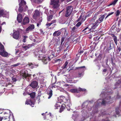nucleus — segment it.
I'll use <instances>...</instances> for the list:
<instances>
[{
	"mask_svg": "<svg viewBox=\"0 0 121 121\" xmlns=\"http://www.w3.org/2000/svg\"><path fill=\"white\" fill-rule=\"evenodd\" d=\"M41 51H39L37 52L36 51L34 52V53L36 56H38L39 60H42L44 64H46L49 61L51 60V59H52L55 56L54 52H52L50 55L48 56L47 57H43V55L42 54H40L39 53Z\"/></svg>",
	"mask_w": 121,
	"mask_h": 121,
	"instance_id": "obj_1",
	"label": "nucleus"
},
{
	"mask_svg": "<svg viewBox=\"0 0 121 121\" xmlns=\"http://www.w3.org/2000/svg\"><path fill=\"white\" fill-rule=\"evenodd\" d=\"M20 74L21 78L23 79H25L30 76L28 74V71L25 69L21 71Z\"/></svg>",
	"mask_w": 121,
	"mask_h": 121,
	"instance_id": "obj_2",
	"label": "nucleus"
},
{
	"mask_svg": "<svg viewBox=\"0 0 121 121\" xmlns=\"http://www.w3.org/2000/svg\"><path fill=\"white\" fill-rule=\"evenodd\" d=\"M60 100V103L62 102H64L65 103L67 104V105L69 107L71 105V103L70 102V100L66 99L65 97L63 96H61L60 97L58 101Z\"/></svg>",
	"mask_w": 121,
	"mask_h": 121,
	"instance_id": "obj_3",
	"label": "nucleus"
},
{
	"mask_svg": "<svg viewBox=\"0 0 121 121\" xmlns=\"http://www.w3.org/2000/svg\"><path fill=\"white\" fill-rule=\"evenodd\" d=\"M112 99L110 96H107L104 99H103L101 104L104 105L107 104H110L112 103L110 101H112Z\"/></svg>",
	"mask_w": 121,
	"mask_h": 121,
	"instance_id": "obj_4",
	"label": "nucleus"
},
{
	"mask_svg": "<svg viewBox=\"0 0 121 121\" xmlns=\"http://www.w3.org/2000/svg\"><path fill=\"white\" fill-rule=\"evenodd\" d=\"M59 0H51L50 4H53L54 5L53 8H56L59 6Z\"/></svg>",
	"mask_w": 121,
	"mask_h": 121,
	"instance_id": "obj_5",
	"label": "nucleus"
},
{
	"mask_svg": "<svg viewBox=\"0 0 121 121\" xmlns=\"http://www.w3.org/2000/svg\"><path fill=\"white\" fill-rule=\"evenodd\" d=\"M19 1V8H28V7L26 5V3L24 0H18Z\"/></svg>",
	"mask_w": 121,
	"mask_h": 121,
	"instance_id": "obj_6",
	"label": "nucleus"
},
{
	"mask_svg": "<svg viewBox=\"0 0 121 121\" xmlns=\"http://www.w3.org/2000/svg\"><path fill=\"white\" fill-rule=\"evenodd\" d=\"M39 16L40 12L38 10H36L34 12L33 17L34 19L36 20L39 17Z\"/></svg>",
	"mask_w": 121,
	"mask_h": 121,
	"instance_id": "obj_7",
	"label": "nucleus"
},
{
	"mask_svg": "<svg viewBox=\"0 0 121 121\" xmlns=\"http://www.w3.org/2000/svg\"><path fill=\"white\" fill-rule=\"evenodd\" d=\"M38 86V82L36 80L33 81L29 85V86L33 89L36 88Z\"/></svg>",
	"mask_w": 121,
	"mask_h": 121,
	"instance_id": "obj_8",
	"label": "nucleus"
},
{
	"mask_svg": "<svg viewBox=\"0 0 121 121\" xmlns=\"http://www.w3.org/2000/svg\"><path fill=\"white\" fill-rule=\"evenodd\" d=\"M80 31L79 29L76 26H73L71 29V34L73 35L76 33L79 32Z\"/></svg>",
	"mask_w": 121,
	"mask_h": 121,
	"instance_id": "obj_9",
	"label": "nucleus"
},
{
	"mask_svg": "<svg viewBox=\"0 0 121 121\" xmlns=\"http://www.w3.org/2000/svg\"><path fill=\"white\" fill-rule=\"evenodd\" d=\"M20 36V32L18 30H17L13 32V37L14 39H18Z\"/></svg>",
	"mask_w": 121,
	"mask_h": 121,
	"instance_id": "obj_10",
	"label": "nucleus"
},
{
	"mask_svg": "<svg viewBox=\"0 0 121 121\" xmlns=\"http://www.w3.org/2000/svg\"><path fill=\"white\" fill-rule=\"evenodd\" d=\"M71 8H67L66 13L65 14V16L66 17H68L70 16L72 13V11L73 8L70 9Z\"/></svg>",
	"mask_w": 121,
	"mask_h": 121,
	"instance_id": "obj_11",
	"label": "nucleus"
},
{
	"mask_svg": "<svg viewBox=\"0 0 121 121\" xmlns=\"http://www.w3.org/2000/svg\"><path fill=\"white\" fill-rule=\"evenodd\" d=\"M34 28V25L33 24H31L26 28V31L27 33H28L29 31H32Z\"/></svg>",
	"mask_w": 121,
	"mask_h": 121,
	"instance_id": "obj_12",
	"label": "nucleus"
},
{
	"mask_svg": "<svg viewBox=\"0 0 121 121\" xmlns=\"http://www.w3.org/2000/svg\"><path fill=\"white\" fill-rule=\"evenodd\" d=\"M86 17H87L86 16L84 15L83 13H82L79 18L77 20L78 21H81L82 22H83L85 20Z\"/></svg>",
	"mask_w": 121,
	"mask_h": 121,
	"instance_id": "obj_13",
	"label": "nucleus"
},
{
	"mask_svg": "<svg viewBox=\"0 0 121 121\" xmlns=\"http://www.w3.org/2000/svg\"><path fill=\"white\" fill-rule=\"evenodd\" d=\"M82 31H84L86 34H88L92 31L91 29L89 26H86L82 30Z\"/></svg>",
	"mask_w": 121,
	"mask_h": 121,
	"instance_id": "obj_14",
	"label": "nucleus"
},
{
	"mask_svg": "<svg viewBox=\"0 0 121 121\" xmlns=\"http://www.w3.org/2000/svg\"><path fill=\"white\" fill-rule=\"evenodd\" d=\"M30 21L29 18L27 17H25L23 20L22 24L23 25H25L28 23Z\"/></svg>",
	"mask_w": 121,
	"mask_h": 121,
	"instance_id": "obj_15",
	"label": "nucleus"
},
{
	"mask_svg": "<svg viewBox=\"0 0 121 121\" xmlns=\"http://www.w3.org/2000/svg\"><path fill=\"white\" fill-rule=\"evenodd\" d=\"M114 46L113 41V40H111L109 44V47L107 48L106 49V51H108L112 49V48H113Z\"/></svg>",
	"mask_w": 121,
	"mask_h": 121,
	"instance_id": "obj_16",
	"label": "nucleus"
},
{
	"mask_svg": "<svg viewBox=\"0 0 121 121\" xmlns=\"http://www.w3.org/2000/svg\"><path fill=\"white\" fill-rule=\"evenodd\" d=\"M22 14L21 13H19L17 15V20L18 22L21 23L22 21Z\"/></svg>",
	"mask_w": 121,
	"mask_h": 121,
	"instance_id": "obj_17",
	"label": "nucleus"
},
{
	"mask_svg": "<svg viewBox=\"0 0 121 121\" xmlns=\"http://www.w3.org/2000/svg\"><path fill=\"white\" fill-rule=\"evenodd\" d=\"M0 55L4 57H7L8 55V54L7 52H6L4 50L0 52Z\"/></svg>",
	"mask_w": 121,
	"mask_h": 121,
	"instance_id": "obj_18",
	"label": "nucleus"
},
{
	"mask_svg": "<svg viewBox=\"0 0 121 121\" xmlns=\"http://www.w3.org/2000/svg\"><path fill=\"white\" fill-rule=\"evenodd\" d=\"M47 93L48 95H49L48 99H49L51 97L52 95V90L48 88L47 91Z\"/></svg>",
	"mask_w": 121,
	"mask_h": 121,
	"instance_id": "obj_19",
	"label": "nucleus"
},
{
	"mask_svg": "<svg viewBox=\"0 0 121 121\" xmlns=\"http://www.w3.org/2000/svg\"><path fill=\"white\" fill-rule=\"evenodd\" d=\"M106 15V14L105 13L104 15H101L99 17L98 19L101 22H102L105 16Z\"/></svg>",
	"mask_w": 121,
	"mask_h": 121,
	"instance_id": "obj_20",
	"label": "nucleus"
},
{
	"mask_svg": "<svg viewBox=\"0 0 121 121\" xmlns=\"http://www.w3.org/2000/svg\"><path fill=\"white\" fill-rule=\"evenodd\" d=\"M28 65L29 67H30L31 69H33L34 67H36L38 66V64H35V63L33 64L32 63H29Z\"/></svg>",
	"mask_w": 121,
	"mask_h": 121,
	"instance_id": "obj_21",
	"label": "nucleus"
},
{
	"mask_svg": "<svg viewBox=\"0 0 121 121\" xmlns=\"http://www.w3.org/2000/svg\"><path fill=\"white\" fill-rule=\"evenodd\" d=\"M6 12L4 11V10L0 9V17L2 16H5L6 15Z\"/></svg>",
	"mask_w": 121,
	"mask_h": 121,
	"instance_id": "obj_22",
	"label": "nucleus"
},
{
	"mask_svg": "<svg viewBox=\"0 0 121 121\" xmlns=\"http://www.w3.org/2000/svg\"><path fill=\"white\" fill-rule=\"evenodd\" d=\"M112 37L113 38V40L116 45H117V41H119V40H117V37L114 35L113 34L112 35Z\"/></svg>",
	"mask_w": 121,
	"mask_h": 121,
	"instance_id": "obj_23",
	"label": "nucleus"
},
{
	"mask_svg": "<svg viewBox=\"0 0 121 121\" xmlns=\"http://www.w3.org/2000/svg\"><path fill=\"white\" fill-rule=\"evenodd\" d=\"M62 50V47H61L60 46L57 48L56 50L57 51V52L56 53L57 54V55L55 56V55L54 56L56 57V56L58 55H59V53ZM54 55H55V54Z\"/></svg>",
	"mask_w": 121,
	"mask_h": 121,
	"instance_id": "obj_24",
	"label": "nucleus"
},
{
	"mask_svg": "<svg viewBox=\"0 0 121 121\" xmlns=\"http://www.w3.org/2000/svg\"><path fill=\"white\" fill-rule=\"evenodd\" d=\"M61 34V32L58 31H55L53 34V36L54 37H58Z\"/></svg>",
	"mask_w": 121,
	"mask_h": 121,
	"instance_id": "obj_25",
	"label": "nucleus"
},
{
	"mask_svg": "<svg viewBox=\"0 0 121 121\" xmlns=\"http://www.w3.org/2000/svg\"><path fill=\"white\" fill-rule=\"evenodd\" d=\"M29 95L31 98L34 99L35 96V92H33L29 94Z\"/></svg>",
	"mask_w": 121,
	"mask_h": 121,
	"instance_id": "obj_26",
	"label": "nucleus"
},
{
	"mask_svg": "<svg viewBox=\"0 0 121 121\" xmlns=\"http://www.w3.org/2000/svg\"><path fill=\"white\" fill-rule=\"evenodd\" d=\"M70 91L72 93H79L78 90L77 89H73L70 90Z\"/></svg>",
	"mask_w": 121,
	"mask_h": 121,
	"instance_id": "obj_27",
	"label": "nucleus"
},
{
	"mask_svg": "<svg viewBox=\"0 0 121 121\" xmlns=\"http://www.w3.org/2000/svg\"><path fill=\"white\" fill-rule=\"evenodd\" d=\"M61 107L60 108V110H59V112L60 113L61 112H62L63 111L64 109H65V105L63 104L61 105Z\"/></svg>",
	"mask_w": 121,
	"mask_h": 121,
	"instance_id": "obj_28",
	"label": "nucleus"
},
{
	"mask_svg": "<svg viewBox=\"0 0 121 121\" xmlns=\"http://www.w3.org/2000/svg\"><path fill=\"white\" fill-rule=\"evenodd\" d=\"M118 0H114L109 5H108V6H109L110 5H114L118 1Z\"/></svg>",
	"mask_w": 121,
	"mask_h": 121,
	"instance_id": "obj_29",
	"label": "nucleus"
},
{
	"mask_svg": "<svg viewBox=\"0 0 121 121\" xmlns=\"http://www.w3.org/2000/svg\"><path fill=\"white\" fill-rule=\"evenodd\" d=\"M121 50L120 46H117L116 48L117 53V54H119Z\"/></svg>",
	"mask_w": 121,
	"mask_h": 121,
	"instance_id": "obj_30",
	"label": "nucleus"
},
{
	"mask_svg": "<svg viewBox=\"0 0 121 121\" xmlns=\"http://www.w3.org/2000/svg\"><path fill=\"white\" fill-rule=\"evenodd\" d=\"M53 15H50L47 16V20L48 21H50L52 20L53 17Z\"/></svg>",
	"mask_w": 121,
	"mask_h": 121,
	"instance_id": "obj_31",
	"label": "nucleus"
},
{
	"mask_svg": "<svg viewBox=\"0 0 121 121\" xmlns=\"http://www.w3.org/2000/svg\"><path fill=\"white\" fill-rule=\"evenodd\" d=\"M85 68V66H81L79 67H77L76 68V69H81L80 70H81L82 72H83L85 70L84 69H82L83 68Z\"/></svg>",
	"mask_w": 121,
	"mask_h": 121,
	"instance_id": "obj_32",
	"label": "nucleus"
},
{
	"mask_svg": "<svg viewBox=\"0 0 121 121\" xmlns=\"http://www.w3.org/2000/svg\"><path fill=\"white\" fill-rule=\"evenodd\" d=\"M4 116H3L2 117H3V118H9V117H10V115H9V113H8L5 112L4 113Z\"/></svg>",
	"mask_w": 121,
	"mask_h": 121,
	"instance_id": "obj_33",
	"label": "nucleus"
},
{
	"mask_svg": "<svg viewBox=\"0 0 121 121\" xmlns=\"http://www.w3.org/2000/svg\"><path fill=\"white\" fill-rule=\"evenodd\" d=\"M60 104L59 102H57L56 103L54 106L55 107V108L56 109H58V107H60Z\"/></svg>",
	"mask_w": 121,
	"mask_h": 121,
	"instance_id": "obj_34",
	"label": "nucleus"
},
{
	"mask_svg": "<svg viewBox=\"0 0 121 121\" xmlns=\"http://www.w3.org/2000/svg\"><path fill=\"white\" fill-rule=\"evenodd\" d=\"M115 85V87L114 88V89H116L117 88L120 87H121L120 83L117 82L116 83Z\"/></svg>",
	"mask_w": 121,
	"mask_h": 121,
	"instance_id": "obj_35",
	"label": "nucleus"
},
{
	"mask_svg": "<svg viewBox=\"0 0 121 121\" xmlns=\"http://www.w3.org/2000/svg\"><path fill=\"white\" fill-rule=\"evenodd\" d=\"M4 50V46L0 43V52Z\"/></svg>",
	"mask_w": 121,
	"mask_h": 121,
	"instance_id": "obj_36",
	"label": "nucleus"
},
{
	"mask_svg": "<svg viewBox=\"0 0 121 121\" xmlns=\"http://www.w3.org/2000/svg\"><path fill=\"white\" fill-rule=\"evenodd\" d=\"M83 52V51L82 50H79L78 54L76 55V56L79 57L80 55Z\"/></svg>",
	"mask_w": 121,
	"mask_h": 121,
	"instance_id": "obj_37",
	"label": "nucleus"
},
{
	"mask_svg": "<svg viewBox=\"0 0 121 121\" xmlns=\"http://www.w3.org/2000/svg\"><path fill=\"white\" fill-rule=\"evenodd\" d=\"M56 79H55V82H54L52 84V88H56L58 86H57L56 85H55V84L56 83Z\"/></svg>",
	"mask_w": 121,
	"mask_h": 121,
	"instance_id": "obj_38",
	"label": "nucleus"
},
{
	"mask_svg": "<svg viewBox=\"0 0 121 121\" xmlns=\"http://www.w3.org/2000/svg\"><path fill=\"white\" fill-rule=\"evenodd\" d=\"M101 22L98 19L96 20V21L95 22L94 24L97 27Z\"/></svg>",
	"mask_w": 121,
	"mask_h": 121,
	"instance_id": "obj_39",
	"label": "nucleus"
},
{
	"mask_svg": "<svg viewBox=\"0 0 121 121\" xmlns=\"http://www.w3.org/2000/svg\"><path fill=\"white\" fill-rule=\"evenodd\" d=\"M28 38V36H23V39L22 41L25 43L26 42V39Z\"/></svg>",
	"mask_w": 121,
	"mask_h": 121,
	"instance_id": "obj_40",
	"label": "nucleus"
},
{
	"mask_svg": "<svg viewBox=\"0 0 121 121\" xmlns=\"http://www.w3.org/2000/svg\"><path fill=\"white\" fill-rule=\"evenodd\" d=\"M68 64V63L67 61H66L65 62L64 64L63 65V67H62L63 69H64L66 68V66Z\"/></svg>",
	"mask_w": 121,
	"mask_h": 121,
	"instance_id": "obj_41",
	"label": "nucleus"
},
{
	"mask_svg": "<svg viewBox=\"0 0 121 121\" xmlns=\"http://www.w3.org/2000/svg\"><path fill=\"white\" fill-rule=\"evenodd\" d=\"M44 0H33V1L36 3H41Z\"/></svg>",
	"mask_w": 121,
	"mask_h": 121,
	"instance_id": "obj_42",
	"label": "nucleus"
},
{
	"mask_svg": "<svg viewBox=\"0 0 121 121\" xmlns=\"http://www.w3.org/2000/svg\"><path fill=\"white\" fill-rule=\"evenodd\" d=\"M78 91H79V93L80 92L82 91H86V89H83L82 88H79L78 89Z\"/></svg>",
	"mask_w": 121,
	"mask_h": 121,
	"instance_id": "obj_43",
	"label": "nucleus"
},
{
	"mask_svg": "<svg viewBox=\"0 0 121 121\" xmlns=\"http://www.w3.org/2000/svg\"><path fill=\"white\" fill-rule=\"evenodd\" d=\"M93 12L92 11H89L88 12L89 14H87L86 16V17H89L91 16V15L92 14Z\"/></svg>",
	"mask_w": 121,
	"mask_h": 121,
	"instance_id": "obj_44",
	"label": "nucleus"
},
{
	"mask_svg": "<svg viewBox=\"0 0 121 121\" xmlns=\"http://www.w3.org/2000/svg\"><path fill=\"white\" fill-rule=\"evenodd\" d=\"M119 109V108L118 107L116 108V114L117 115L119 114L120 113L118 111Z\"/></svg>",
	"mask_w": 121,
	"mask_h": 121,
	"instance_id": "obj_45",
	"label": "nucleus"
},
{
	"mask_svg": "<svg viewBox=\"0 0 121 121\" xmlns=\"http://www.w3.org/2000/svg\"><path fill=\"white\" fill-rule=\"evenodd\" d=\"M74 3L75 4V5L74 6H70L68 7V8H71L72 7H75V6H76V5H77V2L76 1H75V2H73L72 3L73 4H74Z\"/></svg>",
	"mask_w": 121,
	"mask_h": 121,
	"instance_id": "obj_46",
	"label": "nucleus"
},
{
	"mask_svg": "<svg viewBox=\"0 0 121 121\" xmlns=\"http://www.w3.org/2000/svg\"><path fill=\"white\" fill-rule=\"evenodd\" d=\"M81 22H79L76 24L75 26H76L77 27H78V26H79L81 25Z\"/></svg>",
	"mask_w": 121,
	"mask_h": 121,
	"instance_id": "obj_47",
	"label": "nucleus"
},
{
	"mask_svg": "<svg viewBox=\"0 0 121 121\" xmlns=\"http://www.w3.org/2000/svg\"><path fill=\"white\" fill-rule=\"evenodd\" d=\"M97 27V26L94 24L90 28L91 29V30H92V29H95Z\"/></svg>",
	"mask_w": 121,
	"mask_h": 121,
	"instance_id": "obj_48",
	"label": "nucleus"
},
{
	"mask_svg": "<svg viewBox=\"0 0 121 121\" xmlns=\"http://www.w3.org/2000/svg\"><path fill=\"white\" fill-rule=\"evenodd\" d=\"M30 104L32 107H34L33 106H32V105H34V102L31 100H30Z\"/></svg>",
	"mask_w": 121,
	"mask_h": 121,
	"instance_id": "obj_49",
	"label": "nucleus"
},
{
	"mask_svg": "<svg viewBox=\"0 0 121 121\" xmlns=\"http://www.w3.org/2000/svg\"><path fill=\"white\" fill-rule=\"evenodd\" d=\"M120 13V12L119 10H117L116 13V15L117 16H118L119 15Z\"/></svg>",
	"mask_w": 121,
	"mask_h": 121,
	"instance_id": "obj_50",
	"label": "nucleus"
},
{
	"mask_svg": "<svg viewBox=\"0 0 121 121\" xmlns=\"http://www.w3.org/2000/svg\"><path fill=\"white\" fill-rule=\"evenodd\" d=\"M114 12H111V13H109L106 16V17L105 18V19H106L109 16H110V15L113 14L114 13Z\"/></svg>",
	"mask_w": 121,
	"mask_h": 121,
	"instance_id": "obj_51",
	"label": "nucleus"
},
{
	"mask_svg": "<svg viewBox=\"0 0 121 121\" xmlns=\"http://www.w3.org/2000/svg\"><path fill=\"white\" fill-rule=\"evenodd\" d=\"M65 38L64 37H63L61 39V45L62 44L64 40H65Z\"/></svg>",
	"mask_w": 121,
	"mask_h": 121,
	"instance_id": "obj_52",
	"label": "nucleus"
},
{
	"mask_svg": "<svg viewBox=\"0 0 121 121\" xmlns=\"http://www.w3.org/2000/svg\"><path fill=\"white\" fill-rule=\"evenodd\" d=\"M8 118H3V120L2 121H8Z\"/></svg>",
	"mask_w": 121,
	"mask_h": 121,
	"instance_id": "obj_53",
	"label": "nucleus"
},
{
	"mask_svg": "<svg viewBox=\"0 0 121 121\" xmlns=\"http://www.w3.org/2000/svg\"><path fill=\"white\" fill-rule=\"evenodd\" d=\"M99 12L96 13L95 14L94 17H95V19H96L97 18V15L99 13Z\"/></svg>",
	"mask_w": 121,
	"mask_h": 121,
	"instance_id": "obj_54",
	"label": "nucleus"
},
{
	"mask_svg": "<svg viewBox=\"0 0 121 121\" xmlns=\"http://www.w3.org/2000/svg\"><path fill=\"white\" fill-rule=\"evenodd\" d=\"M18 10L19 12H22L23 11V8H18Z\"/></svg>",
	"mask_w": 121,
	"mask_h": 121,
	"instance_id": "obj_55",
	"label": "nucleus"
},
{
	"mask_svg": "<svg viewBox=\"0 0 121 121\" xmlns=\"http://www.w3.org/2000/svg\"><path fill=\"white\" fill-rule=\"evenodd\" d=\"M56 22V20H54L51 21V22H50L51 24L52 25L55 23Z\"/></svg>",
	"mask_w": 121,
	"mask_h": 121,
	"instance_id": "obj_56",
	"label": "nucleus"
},
{
	"mask_svg": "<svg viewBox=\"0 0 121 121\" xmlns=\"http://www.w3.org/2000/svg\"><path fill=\"white\" fill-rule=\"evenodd\" d=\"M42 48L43 49V50L42 49L41 51H42V52H45V51H45V47L44 46H43Z\"/></svg>",
	"mask_w": 121,
	"mask_h": 121,
	"instance_id": "obj_57",
	"label": "nucleus"
},
{
	"mask_svg": "<svg viewBox=\"0 0 121 121\" xmlns=\"http://www.w3.org/2000/svg\"><path fill=\"white\" fill-rule=\"evenodd\" d=\"M52 24L50 23H47L46 24V26H47V27H48L50 26Z\"/></svg>",
	"mask_w": 121,
	"mask_h": 121,
	"instance_id": "obj_58",
	"label": "nucleus"
},
{
	"mask_svg": "<svg viewBox=\"0 0 121 121\" xmlns=\"http://www.w3.org/2000/svg\"><path fill=\"white\" fill-rule=\"evenodd\" d=\"M12 80L13 82H15L17 81V79L13 77H12Z\"/></svg>",
	"mask_w": 121,
	"mask_h": 121,
	"instance_id": "obj_59",
	"label": "nucleus"
},
{
	"mask_svg": "<svg viewBox=\"0 0 121 121\" xmlns=\"http://www.w3.org/2000/svg\"><path fill=\"white\" fill-rule=\"evenodd\" d=\"M20 65V63H18L16 64L13 65V66H16Z\"/></svg>",
	"mask_w": 121,
	"mask_h": 121,
	"instance_id": "obj_60",
	"label": "nucleus"
},
{
	"mask_svg": "<svg viewBox=\"0 0 121 121\" xmlns=\"http://www.w3.org/2000/svg\"><path fill=\"white\" fill-rule=\"evenodd\" d=\"M69 48V47L68 46L64 50V52H65L66 51H67Z\"/></svg>",
	"mask_w": 121,
	"mask_h": 121,
	"instance_id": "obj_61",
	"label": "nucleus"
},
{
	"mask_svg": "<svg viewBox=\"0 0 121 121\" xmlns=\"http://www.w3.org/2000/svg\"><path fill=\"white\" fill-rule=\"evenodd\" d=\"M96 19L95 17H93V18H92L91 20V22H93L95 21Z\"/></svg>",
	"mask_w": 121,
	"mask_h": 121,
	"instance_id": "obj_62",
	"label": "nucleus"
},
{
	"mask_svg": "<svg viewBox=\"0 0 121 121\" xmlns=\"http://www.w3.org/2000/svg\"><path fill=\"white\" fill-rule=\"evenodd\" d=\"M30 100L29 101H26V104H30Z\"/></svg>",
	"mask_w": 121,
	"mask_h": 121,
	"instance_id": "obj_63",
	"label": "nucleus"
},
{
	"mask_svg": "<svg viewBox=\"0 0 121 121\" xmlns=\"http://www.w3.org/2000/svg\"><path fill=\"white\" fill-rule=\"evenodd\" d=\"M102 121H110V120L109 119L106 120V119H103L102 120Z\"/></svg>",
	"mask_w": 121,
	"mask_h": 121,
	"instance_id": "obj_64",
	"label": "nucleus"
}]
</instances>
